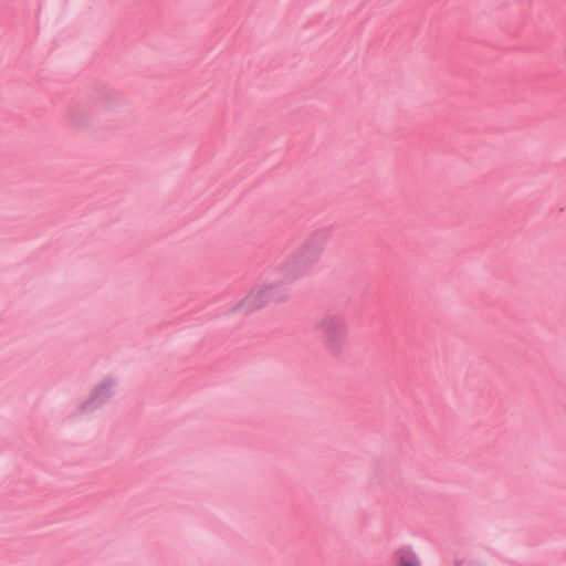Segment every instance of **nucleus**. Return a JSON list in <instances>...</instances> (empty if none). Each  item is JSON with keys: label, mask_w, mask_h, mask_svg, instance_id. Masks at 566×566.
<instances>
[{"label": "nucleus", "mask_w": 566, "mask_h": 566, "mask_svg": "<svg viewBox=\"0 0 566 566\" xmlns=\"http://www.w3.org/2000/svg\"><path fill=\"white\" fill-rule=\"evenodd\" d=\"M301 276V272H295L291 275V279L296 280Z\"/></svg>", "instance_id": "obj_3"}, {"label": "nucleus", "mask_w": 566, "mask_h": 566, "mask_svg": "<svg viewBox=\"0 0 566 566\" xmlns=\"http://www.w3.org/2000/svg\"><path fill=\"white\" fill-rule=\"evenodd\" d=\"M281 300L279 290L273 283H263L251 289L234 306V312L249 315Z\"/></svg>", "instance_id": "obj_1"}, {"label": "nucleus", "mask_w": 566, "mask_h": 566, "mask_svg": "<svg viewBox=\"0 0 566 566\" xmlns=\"http://www.w3.org/2000/svg\"><path fill=\"white\" fill-rule=\"evenodd\" d=\"M395 566H421V562L415 549L409 545L398 547L394 555Z\"/></svg>", "instance_id": "obj_2"}]
</instances>
